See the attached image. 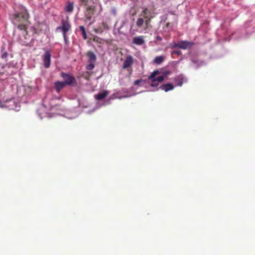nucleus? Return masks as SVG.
I'll return each mask as SVG.
<instances>
[{
	"instance_id": "31",
	"label": "nucleus",
	"mask_w": 255,
	"mask_h": 255,
	"mask_svg": "<svg viewBox=\"0 0 255 255\" xmlns=\"http://www.w3.org/2000/svg\"><path fill=\"white\" fill-rule=\"evenodd\" d=\"M141 82V79H140V80H136L134 81V84L135 85H138Z\"/></svg>"
},
{
	"instance_id": "29",
	"label": "nucleus",
	"mask_w": 255,
	"mask_h": 255,
	"mask_svg": "<svg viewBox=\"0 0 255 255\" xmlns=\"http://www.w3.org/2000/svg\"><path fill=\"white\" fill-rule=\"evenodd\" d=\"M63 36L65 44H68V37L66 35V33L63 34Z\"/></svg>"
},
{
	"instance_id": "22",
	"label": "nucleus",
	"mask_w": 255,
	"mask_h": 255,
	"mask_svg": "<svg viewBox=\"0 0 255 255\" xmlns=\"http://www.w3.org/2000/svg\"><path fill=\"white\" fill-rule=\"evenodd\" d=\"M159 74L158 70L154 71L148 77V79L150 80H152L153 79H155V76Z\"/></svg>"
},
{
	"instance_id": "32",
	"label": "nucleus",
	"mask_w": 255,
	"mask_h": 255,
	"mask_svg": "<svg viewBox=\"0 0 255 255\" xmlns=\"http://www.w3.org/2000/svg\"><path fill=\"white\" fill-rule=\"evenodd\" d=\"M172 54H176L178 55H180L181 54V52L180 51H174Z\"/></svg>"
},
{
	"instance_id": "18",
	"label": "nucleus",
	"mask_w": 255,
	"mask_h": 255,
	"mask_svg": "<svg viewBox=\"0 0 255 255\" xmlns=\"http://www.w3.org/2000/svg\"><path fill=\"white\" fill-rule=\"evenodd\" d=\"M165 59V57L163 56H159L156 57L154 59V62L155 63L159 65L162 63Z\"/></svg>"
},
{
	"instance_id": "2",
	"label": "nucleus",
	"mask_w": 255,
	"mask_h": 255,
	"mask_svg": "<svg viewBox=\"0 0 255 255\" xmlns=\"http://www.w3.org/2000/svg\"><path fill=\"white\" fill-rule=\"evenodd\" d=\"M96 5H91L85 8L84 11V16L85 17V21H91L94 18V15L96 12Z\"/></svg>"
},
{
	"instance_id": "14",
	"label": "nucleus",
	"mask_w": 255,
	"mask_h": 255,
	"mask_svg": "<svg viewBox=\"0 0 255 255\" xmlns=\"http://www.w3.org/2000/svg\"><path fill=\"white\" fill-rule=\"evenodd\" d=\"M108 91H104L103 92L99 93L95 96V98L98 100H102L105 99L108 95Z\"/></svg>"
},
{
	"instance_id": "13",
	"label": "nucleus",
	"mask_w": 255,
	"mask_h": 255,
	"mask_svg": "<svg viewBox=\"0 0 255 255\" xmlns=\"http://www.w3.org/2000/svg\"><path fill=\"white\" fill-rule=\"evenodd\" d=\"M55 90L57 93H59L61 90L65 87V83L60 81H56L54 83Z\"/></svg>"
},
{
	"instance_id": "4",
	"label": "nucleus",
	"mask_w": 255,
	"mask_h": 255,
	"mask_svg": "<svg viewBox=\"0 0 255 255\" xmlns=\"http://www.w3.org/2000/svg\"><path fill=\"white\" fill-rule=\"evenodd\" d=\"M61 76L64 80L63 82L65 83V85H76L77 84L75 78L72 75L62 72Z\"/></svg>"
},
{
	"instance_id": "34",
	"label": "nucleus",
	"mask_w": 255,
	"mask_h": 255,
	"mask_svg": "<svg viewBox=\"0 0 255 255\" xmlns=\"http://www.w3.org/2000/svg\"><path fill=\"white\" fill-rule=\"evenodd\" d=\"M93 22H94V21H92V22H90L89 24H90V25H91V24H92Z\"/></svg>"
},
{
	"instance_id": "19",
	"label": "nucleus",
	"mask_w": 255,
	"mask_h": 255,
	"mask_svg": "<svg viewBox=\"0 0 255 255\" xmlns=\"http://www.w3.org/2000/svg\"><path fill=\"white\" fill-rule=\"evenodd\" d=\"M150 11L147 8L145 7L144 8L143 10L142 11L141 13V16H142L144 18H146L149 15Z\"/></svg>"
},
{
	"instance_id": "1",
	"label": "nucleus",
	"mask_w": 255,
	"mask_h": 255,
	"mask_svg": "<svg viewBox=\"0 0 255 255\" xmlns=\"http://www.w3.org/2000/svg\"><path fill=\"white\" fill-rule=\"evenodd\" d=\"M13 16V23L15 25H17V28L19 31V35L17 38V40L22 45H27L28 44V41H27L28 33L26 23L29 17L27 10L23 7H21L20 11L16 12Z\"/></svg>"
},
{
	"instance_id": "25",
	"label": "nucleus",
	"mask_w": 255,
	"mask_h": 255,
	"mask_svg": "<svg viewBox=\"0 0 255 255\" xmlns=\"http://www.w3.org/2000/svg\"><path fill=\"white\" fill-rule=\"evenodd\" d=\"M95 63H89L86 66V69L89 71L93 70L95 66Z\"/></svg>"
},
{
	"instance_id": "15",
	"label": "nucleus",
	"mask_w": 255,
	"mask_h": 255,
	"mask_svg": "<svg viewBox=\"0 0 255 255\" xmlns=\"http://www.w3.org/2000/svg\"><path fill=\"white\" fill-rule=\"evenodd\" d=\"M162 90L167 92L170 90H172L174 89V86L170 83H167L166 84L162 85L160 87Z\"/></svg>"
},
{
	"instance_id": "3",
	"label": "nucleus",
	"mask_w": 255,
	"mask_h": 255,
	"mask_svg": "<svg viewBox=\"0 0 255 255\" xmlns=\"http://www.w3.org/2000/svg\"><path fill=\"white\" fill-rule=\"evenodd\" d=\"M71 29L68 16L65 19L61 20V26L57 27V30H61L63 34L67 33Z\"/></svg>"
},
{
	"instance_id": "12",
	"label": "nucleus",
	"mask_w": 255,
	"mask_h": 255,
	"mask_svg": "<svg viewBox=\"0 0 255 255\" xmlns=\"http://www.w3.org/2000/svg\"><path fill=\"white\" fill-rule=\"evenodd\" d=\"M86 55L88 58L89 63H95L97 60V57L95 53L91 51H89L87 52Z\"/></svg>"
},
{
	"instance_id": "8",
	"label": "nucleus",
	"mask_w": 255,
	"mask_h": 255,
	"mask_svg": "<svg viewBox=\"0 0 255 255\" xmlns=\"http://www.w3.org/2000/svg\"><path fill=\"white\" fill-rule=\"evenodd\" d=\"M133 59L131 55H128L125 59L123 65V69H126L131 67Z\"/></svg>"
},
{
	"instance_id": "16",
	"label": "nucleus",
	"mask_w": 255,
	"mask_h": 255,
	"mask_svg": "<svg viewBox=\"0 0 255 255\" xmlns=\"http://www.w3.org/2000/svg\"><path fill=\"white\" fill-rule=\"evenodd\" d=\"M47 28V25L44 23H39L37 25V29L40 31H45Z\"/></svg>"
},
{
	"instance_id": "10",
	"label": "nucleus",
	"mask_w": 255,
	"mask_h": 255,
	"mask_svg": "<svg viewBox=\"0 0 255 255\" xmlns=\"http://www.w3.org/2000/svg\"><path fill=\"white\" fill-rule=\"evenodd\" d=\"M194 43L188 41H181L179 42V48L187 49L191 48Z\"/></svg>"
},
{
	"instance_id": "20",
	"label": "nucleus",
	"mask_w": 255,
	"mask_h": 255,
	"mask_svg": "<svg viewBox=\"0 0 255 255\" xmlns=\"http://www.w3.org/2000/svg\"><path fill=\"white\" fill-rule=\"evenodd\" d=\"M175 81L177 86H181L183 82V78L182 76H178L175 79Z\"/></svg>"
},
{
	"instance_id": "9",
	"label": "nucleus",
	"mask_w": 255,
	"mask_h": 255,
	"mask_svg": "<svg viewBox=\"0 0 255 255\" xmlns=\"http://www.w3.org/2000/svg\"><path fill=\"white\" fill-rule=\"evenodd\" d=\"M144 36L134 37L132 39V43L136 45H141L145 43Z\"/></svg>"
},
{
	"instance_id": "27",
	"label": "nucleus",
	"mask_w": 255,
	"mask_h": 255,
	"mask_svg": "<svg viewBox=\"0 0 255 255\" xmlns=\"http://www.w3.org/2000/svg\"><path fill=\"white\" fill-rule=\"evenodd\" d=\"M152 83L151 84V86L153 87H157L159 85V83L156 81H154V80L153 79L152 80H151Z\"/></svg>"
},
{
	"instance_id": "24",
	"label": "nucleus",
	"mask_w": 255,
	"mask_h": 255,
	"mask_svg": "<svg viewBox=\"0 0 255 255\" xmlns=\"http://www.w3.org/2000/svg\"><path fill=\"white\" fill-rule=\"evenodd\" d=\"M154 80V81H156L157 82H158L159 83H162L164 79V76L163 75L158 76V77L153 79Z\"/></svg>"
},
{
	"instance_id": "30",
	"label": "nucleus",
	"mask_w": 255,
	"mask_h": 255,
	"mask_svg": "<svg viewBox=\"0 0 255 255\" xmlns=\"http://www.w3.org/2000/svg\"><path fill=\"white\" fill-rule=\"evenodd\" d=\"M170 47L171 48H179V42H178V43H174L173 44H172L170 45Z\"/></svg>"
},
{
	"instance_id": "11",
	"label": "nucleus",
	"mask_w": 255,
	"mask_h": 255,
	"mask_svg": "<svg viewBox=\"0 0 255 255\" xmlns=\"http://www.w3.org/2000/svg\"><path fill=\"white\" fill-rule=\"evenodd\" d=\"M74 2L73 1H67L65 6L64 10L67 13H72L74 10Z\"/></svg>"
},
{
	"instance_id": "26",
	"label": "nucleus",
	"mask_w": 255,
	"mask_h": 255,
	"mask_svg": "<svg viewBox=\"0 0 255 255\" xmlns=\"http://www.w3.org/2000/svg\"><path fill=\"white\" fill-rule=\"evenodd\" d=\"M152 18H153V17L152 16H148L147 18H144L145 20V21H144V22H145V24L146 27H148V26L149 24V23L151 21V20Z\"/></svg>"
},
{
	"instance_id": "28",
	"label": "nucleus",
	"mask_w": 255,
	"mask_h": 255,
	"mask_svg": "<svg viewBox=\"0 0 255 255\" xmlns=\"http://www.w3.org/2000/svg\"><path fill=\"white\" fill-rule=\"evenodd\" d=\"M90 77V74L88 72H86L85 74H83V77L86 79L89 80Z\"/></svg>"
},
{
	"instance_id": "21",
	"label": "nucleus",
	"mask_w": 255,
	"mask_h": 255,
	"mask_svg": "<svg viewBox=\"0 0 255 255\" xmlns=\"http://www.w3.org/2000/svg\"><path fill=\"white\" fill-rule=\"evenodd\" d=\"M79 29L81 30V31L82 32V36L83 37V38L84 39H87V33H86V30H85L84 26H82V25L80 26H79Z\"/></svg>"
},
{
	"instance_id": "7",
	"label": "nucleus",
	"mask_w": 255,
	"mask_h": 255,
	"mask_svg": "<svg viewBox=\"0 0 255 255\" xmlns=\"http://www.w3.org/2000/svg\"><path fill=\"white\" fill-rule=\"evenodd\" d=\"M96 0H79V4L81 6H84L85 8L91 5H96Z\"/></svg>"
},
{
	"instance_id": "17",
	"label": "nucleus",
	"mask_w": 255,
	"mask_h": 255,
	"mask_svg": "<svg viewBox=\"0 0 255 255\" xmlns=\"http://www.w3.org/2000/svg\"><path fill=\"white\" fill-rule=\"evenodd\" d=\"M1 58L6 61L8 54L6 51H5V48L4 46H1Z\"/></svg>"
},
{
	"instance_id": "6",
	"label": "nucleus",
	"mask_w": 255,
	"mask_h": 255,
	"mask_svg": "<svg viewBox=\"0 0 255 255\" xmlns=\"http://www.w3.org/2000/svg\"><path fill=\"white\" fill-rule=\"evenodd\" d=\"M43 65L45 68L50 67L51 63V53L49 51H46L42 55Z\"/></svg>"
},
{
	"instance_id": "23",
	"label": "nucleus",
	"mask_w": 255,
	"mask_h": 255,
	"mask_svg": "<svg viewBox=\"0 0 255 255\" xmlns=\"http://www.w3.org/2000/svg\"><path fill=\"white\" fill-rule=\"evenodd\" d=\"M144 23V20L142 18H138L136 20V25L137 27H141Z\"/></svg>"
},
{
	"instance_id": "33",
	"label": "nucleus",
	"mask_w": 255,
	"mask_h": 255,
	"mask_svg": "<svg viewBox=\"0 0 255 255\" xmlns=\"http://www.w3.org/2000/svg\"><path fill=\"white\" fill-rule=\"evenodd\" d=\"M156 39L158 41H161L162 39L160 36L158 35L156 37Z\"/></svg>"
},
{
	"instance_id": "5",
	"label": "nucleus",
	"mask_w": 255,
	"mask_h": 255,
	"mask_svg": "<svg viewBox=\"0 0 255 255\" xmlns=\"http://www.w3.org/2000/svg\"><path fill=\"white\" fill-rule=\"evenodd\" d=\"M16 65L13 62H9L3 65L2 68L7 75H12L15 73L13 69L15 68Z\"/></svg>"
}]
</instances>
